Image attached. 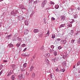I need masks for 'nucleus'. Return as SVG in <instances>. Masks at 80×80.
<instances>
[{
  "instance_id": "nucleus-1",
  "label": "nucleus",
  "mask_w": 80,
  "mask_h": 80,
  "mask_svg": "<svg viewBox=\"0 0 80 80\" xmlns=\"http://www.w3.org/2000/svg\"><path fill=\"white\" fill-rule=\"evenodd\" d=\"M17 18L19 21H22L23 20H25V18L22 16H17Z\"/></svg>"
},
{
  "instance_id": "nucleus-2",
  "label": "nucleus",
  "mask_w": 80,
  "mask_h": 80,
  "mask_svg": "<svg viewBox=\"0 0 80 80\" xmlns=\"http://www.w3.org/2000/svg\"><path fill=\"white\" fill-rule=\"evenodd\" d=\"M46 3H47V1L46 0H44L42 3V8H43L45 5H46Z\"/></svg>"
},
{
  "instance_id": "nucleus-3",
  "label": "nucleus",
  "mask_w": 80,
  "mask_h": 80,
  "mask_svg": "<svg viewBox=\"0 0 80 80\" xmlns=\"http://www.w3.org/2000/svg\"><path fill=\"white\" fill-rule=\"evenodd\" d=\"M60 43L61 44H65L67 43V41L65 40H61Z\"/></svg>"
},
{
  "instance_id": "nucleus-4",
  "label": "nucleus",
  "mask_w": 80,
  "mask_h": 80,
  "mask_svg": "<svg viewBox=\"0 0 80 80\" xmlns=\"http://www.w3.org/2000/svg\"><path fill=\"white\" fill-rule=\"evenodd\" d=\"M18 79L22 80L23 78V74H20L18 76Z\"/></svg>"
},
{
  "instance_id": "nucleus-5",
  "label": "nucleus",
  "mask_w": 80,
  "mask_h": 80,
  "mask_svg": "<svg viewBox=\"0 0 80 80\" xmlns=\"http://www.w3.org/2000/svg\"><path fill=\"white\" fill-rule=\"evenodd\" d=\"M60 18L62 21H64V20H65V16L63 15H62L61 16Z\"/></svg>"
},
{
  "instance_id": "nucleus-6",
  "label": "nucleus",
  "mask_w": 80,
  "mask_h": 80,
  "mask_svg": "<svg viewBox=\"0 0 80 80\" xmlns=\"http://www.w3.org/2000/svg\"><path fill=\"white\" fill-rule=\"evenodd\" d=\"M21 42H18L16 45V47H17L18 48V47L20 46V45H21Z\"/></svg>"
},
{
  "instance_id": "nucleus-7",
  "label": "nucleus",
  "mask_w": 80,
  "mask_h": 80,
  "mask_svg": "<svg viewBox=\"0 0 80 80\" xmlns=\"http://www.w3.org/2000/svg\"><path fill=\"white\" fill-rule=\"evenodd\" d=\"M33 32L34 33H38L39 32V30L37 29H35L33 30Z\"/></svg>"
},
{
  "instance_id": "nucleus-8",
  "label": "nucleus",
  "mask_w": 80,
  "mask_h": 80,
  "mask_svg": "<svg viewBox=\"0 0 80 80\" xmlns=\"http://www.w3.org/2000/svg\"><path fill=\"white\" fill-rule=\"evenodd\" d=\"M45 62L46 64H48V63H49V61H48V59L46 58L45 59Z\"/></svg>"
},
{
  "instance_id": "nucleus-9",
  "label": "nucleus",
  "mask_w": 80,
  "mask_h": 80,
  "mask_svg": "<svg viewBox=\"0 0 80 80\" xmlns=\"http://www.w3.org/2000/svg\"><path fill=\"white\" fill-rule=\"evenodd\" d=\"M65 26V24H62L59 27V28H61V27H64Z\"/></svg>"
},
{
  "instance_id": "nucleus-10",
  "label": "nucleus",
  "mask_w": 80,
  "mask_h": 80,
  "mask_svg": "<svg viewBox=\"0 0 80 80\" xmlns=\"http://www.w3.org/2000/svg\"><path fill=\"white\" fill-rule=\"evenodd\" d=\"M19 7L21 9H22H22H25V8H24V6H23L22 5H20Z\"/></svg>"
},
{
  "instance_id": "nucleus-11",
  "label": "nucleus",
  "mask_w": 80,
  "mask_h": 80,
  "mask_svg": "<svg viewBox=\"0 0 80 80\" xmlns=\"http://www.w3.org/2000/svg\"><path fill=\"white\" fill-rule=\"evenodd\" d=\"M8 46L9 48H12V47H13V45L10 43V44H8Z\"/></svg>"
},
{
  "instance_id": "nucleus-12",
  "label": "nucleus",
  "mask_w": 80,
  "mask_h": 80,
  "mask_svg": "<svg viewBox=\"0 0 80 80\" xmlns=\"http://www.w3.org/2000/svg\"><path fill=\"white\" fill-rule=\"evenodd\" d=\"M28 33V30H25L24 32L25 35H27Z\"/></svg>"
},
{
  "instance_id": "nucleus-13",
  "label": "nucleus",
  "mask_w": 80,
  "mask_h": 80,
  "mask_svg": "<svg viewBox=\"0 0 80 80\" xmlns=\"http://www.w3.org/2000/svg\"><path fill=\"white\" fill-rule=\"evenodd\" d=\"M62 63H63V66H64V67H65L67 66V63H66V62L64 61L62 62Z\"/></svg>"
},
{
  "instance_id": "nucleus-14",
  "label": "nucleus",
  "mask_w": 80,
  "mask_h": 80,
  "mask_svg": "<svg viewBox=\"0 0 80 80\" xmlns=\"http://www.w3.org/2000/svg\"><path fill=\"white\" fill-rule=\"evenodd\" d=\"M32 78H35V74L34 72H33L31 76Z\"/></svg>"
},
{
  "instance_id": "nucleus-15",
  "label": "nucleus",
  "mask_w": 80,
  "mask_h": 80,
  "mask_svg": "<svg viewBox=\"0 0 80 80\" xmlns=\"http://www.w3.org/2000/svg\"><path fill=\"white\" fill-rule=\"evenodd\" d=\"M34 67L33 66H32L30 68V69L29 70L30 72H32V70H33V68H34Z\"/></svg>"
},
{
  "instance_id": "nucleus-16",
  "label": "nucleus",
  "mask_w": 80,
  "mask_h": 80,
  "mask_svg": "<svg viewBox=\"0 0 80 80\" xmlns=\"http://www.w3.org/2000/svg\"><path fill=\"white\" fill-rule=\"evenodd\" d=\"M25 57H28L29 56V54H28V52H26L24 54Z\"/></svg>"
},
{
  "instance_id": "nucleus-17",
  "label": "nucleus",
  "mask_w": 80,
  "mask_h": 80,
  "mask_svg": "<svg viewBox=\"0 0 80 80\" xmlns=\"http://www.w3.org/2000/svg\"><path fill=\"white\" fill-rule=\"evenodd\" d=\"M15 76L14 75H13L12 76L11 79L12 80H15Z\"/></svg>"
},
{
  "instance_id": "nucleus-18",
  "label": "nucleus",
  "mask_w": 80,
  "mask_h": 80,
  "mask_svg": "<svg viewBox=\"0 0 80 80\" xmlns=\"http://www.w3.org/2000/svg\"><path fill=\"white\" fill-rule=\"evenodd\" d=\"M28 21H27V20H25V22H24V23L26 25H28Z\"/></svg>"
},
{
  "instance_id": "nucleus-19",
  "label": "nucleus",
  "mask_w": 80,
  "mask_h": 80,
  "mask_svg": "<svg viewBox=\"0 0 80 80\" xmlns=\"http://www.w3.org/2000/svg\"><path fill=\"white\" fill-rule=\"evenodd\" d=\"M55 8L56 9H58L59 8V5L57 4L55 6Z\"/></svg>"
},
{
  "instance_id": "nucleus-20",
  "label": "nucleus",
  "mask_w": 80,
  "mask_h": 80,
  "mask_svg": "<svg viewBox=\"0 0 80 80\" xmlns=\"http://www.w3.org/2000/svg\"><path fill=\"white\" fill-rule=\"evenodd\" d=\"M27 63H25L23 64V67L24 68H26V67H27Z\"/></svg>"
},
{
  "instance_id": "nucleus-21",
  "label": "nucleus",
  "mask_w": 80,
  "mask_h": 80,
  "mask_svg": "<svg viewBox=\"0 0 80 80\" xmlns=\"http://www.w3.org/2000/svg\"><path fill=\"white\" fill-rule=\"evenodd\" d=\"M65 71V69H60V72H64Z\"/></svg>"
},
{
  "instance_id": "nucleus-22",
  "label": "nucleus",
  "mask_w": 80,
  "mask_h": 80,
  "mask_svg": "<svg viewBox=\"0 0 80 80\" xmlns=\"http://www.w3.org/2000/svg\"><path fill=\"white\" fill-rule=\"evenodd\" d=\"M24 68H22L21 67V72H23V71H25V70H24Z\"/></svg>"
},
{
  "instance_id": "nucleus-23",
  "label": "nucleus",
  "mask_w": 80,
  "mask_h": 80,
  "mask_svg": "<svg viewBox=\"0 0 80 80\" xmlns=\"http://www.w3.org/2000/svg\"><path fill=\"white\" fill-rule=\"evenodd\" d=\"M70 33L71 35H72L73 33V30H71Z\"/></svg>"
},
{
  "instance_id": "nucleus-24",
  "label": "nucleus",
  "mask_w": 80,
  "mask_h": 80,
  "mask_svg": "<svg viewBox=\"0 0 80 80\" xmlns=\"http://www.w3.org/2000/svg\"><path fill=\"white\" fill-rule=\"evenodd\" d=\"M52 38H55V35L52 34Z\"/></svg>"
},
{
  "instance_id": "nucleus-25",
  "label": "nucleus",
  "mask_w": 80,
  "mask_h": 80,
  "mask_svg": "<svg viewBox=\"0 0 80 80\" xmlns=\"http://www.w3.org/2000/svg\"><path fill=\"white\" fill-rule=\"evenodd\" d=\"M68 26L69 27H71L72 26V25L70 24V23H69L68 24Z\"/></svg>"
},
{
  "instance_id": "nucleus-26",
  "label": "nucleus",
  "mask_w": 80,
  "mask_h": 80,
  "mask_svg": "<svg viewBox=\"0 0 80 80\" xmlns=\"http://www.w3.org/2000/svg\"><path fill=\"white\" fill-rule=\"evenodd\" d=\"M59 60V58L58 57H55V61H58Z\"/></svg>"
},
{
  "instance_id": "nucleus-27",
  "label": "nucleus",
  "mask_w": 80,
  "mask_h": 80,
  "mask_svg": "<svg viewBox=\"0 0 80 80\" xmlns=\"http://www.w3.org/2000/svg\"><path fill=\"white\" fill-rule=\"evenodd\" d=\"M35 13V12L33 11H32V13L31 14L30 16H33V14Z\"/></svg>"
},
{
  "instance_id": "nucleus-28",
  "label": "nucleus",
  "mask_w": 80,
  "mask_h": 80,
  "mask_svg": "<svg viewBox=\"0 0 80 80\" xmlns=\"http://www.w3.org/2000/svg\"><path fill=\"white\" fill-rule=\"evenodd\" d=\"M77 17H78V15L77 14H76L74 16V18H77Z\"/></svg>"
},
{
  "instance_id": "nucleus-29",
  "label": "nucleus",
  "mask_w": 80,
  "mask_h": 80,
  "mask_svg": "<svg viewBox=\"0 0 80 80\" xmlns=\"http://www.w3.org/2000/svg\"><path fill=\"white\" fill-rule=\"evenodd\" d=\"M54 55L55 56H56L57 55V52L54 51Z\"/></svg>"
},
{
  "instance_id": "nucleus-30",
  "label": "nucleus",
  "mask_w": 80,
  "mask_h": 80,
  "mask_svg": "<svg viewBox=\"0 0 80 80\" xmlns=\"http://www.w3.org/2000/svg\"><path fill=\"white\" fill-rule=\"evenodd\" d=\"M12 67V68H14L15 67V65L14 64H12L11 65Z\"/></svg>"
},
{
  "instance_id": "nucleus-31",
  "label": "nucleus",
  "mask_w": 80,
  "mask_h": 80,
  "mask_svg": "<svg viewBox=\"0 0 80 80\" xmlns=\"http://www.w3.org/2000/svg\"><path fill=\"white\" fill-rule=\"evenodd\" d=\"M51 59L52 60H53L54 62H55V58H53V57Z\"/></svg>"
},
{
  "instance_id": "nucleus-32",
  "label": "nucleus",
  "mask_w": 80,
  "mask_h": 80,
  "mask_svg": "<svg viewBox=\"0 0 80 80\" xmlns=\"http://www.w3.org/2000/svg\"><path fill=\"white\" fill-rule=\"evenodd\" d=\"M50 4H51V5H52V4L53 5H54V4H55V3H54V2H53L52 1H50Z\"/></svg>"
},
{
  "instance_id": "nucleus-33",
  "label": "nucleus",
  "mask_w": 80,
  "mask_h": 80,
  "mask_svg": "<svg viewBox=\"0 0 80 80\" xmlns=\"http://www.w3.org/2000/svg\"><path fill=\"white\" fill-rule=\"evenodd\" d=\"M77 43H80V38H79L78 40Z\"/></svg>"
},
{
  "instance_id": "nucleus-34",
  "label": "nucleus",
  "mask_w": 80,
  "mask_h": 80,
  "mask_svg": "<svg viewBox=\"0 0 80 80\" xmlns=\"http://www.w3.org/2000/svg\"><path fill=\"white\" fill-rule=\"evenodd\" d=\"M26 75H27V76H28V75H29V72H26Z\"/></svg>"
},
{
  "instance_id": "nucleus-35",
  "label": "nucleus",
  "mask_w": 80,
  "mask_h": 80,
  "mask_svg": "<svg viewBox=\"0 0 80 80\" xmlns=\"http://www.w3.org/2000/svg\"><path fill=\"white\" fill-rule=\"evenodd\" d=\"M12 74V73L11 72H10L8 74L7 76L8 77V76H9V75H11Z\"/></svg>"
},
{
  "instance_id": "nucleus-36",
  "label": "nucleus",
  "mask_w": 80,
  "mask_h": 80,
  "mask_svg": "<svg viewBox=\"0 0 80 80\" xmlns=\"http://www.w3.org/2000/svg\"><path fill=\"white\" fill-rule=\"evenodd\" d=\"M56 72H60V70H59V69H58V68H57L55 70Z\"/></svg>"
},
{
  "instance_id": "nucleus-37",
  "label": "nucleus",
  "mask_w": 80,
  "mask_h": 80,
  "mask_svg": "<svg viewBox=\"0 0 80 80\" xmlns=\"http://www.w3.org/2000/svg\"><path fill=\"white\" fill-rule=\"evenodd\" d=\"M57 41H58V42H60V40H61V39L60 38H58L57 39H56Z\"/></svg>"
},
{
  "instance_id": "nucleus-38",
  "label": "nucleus",
  "mask_w": 80,
  "mask_h": 80,
  "mask_svg": "<svg viewBox=\"0 0 80 80\" xmlns=\"http://www.w3.org/2000/svg\"><path fill=\"white\" fill-rule=\"evenodd\" d=\"M2 68H3V65H0V70H1V69H2Z\"/></svg>"
},
{
  "instance_id": "nucleus-39",
  "label": "nucleus",
  "mask_w": 80,
  "mask_h": 80,
  "mask_svg": "<svg viewBox=\"0 0 80 80\" xmlns=\"http://www.w3.org/2000/svg\"><path fill=\"white\" fill-rule=\"evenodd\" d=\"M74 42H75V40H72L71 41V43H74Z\"/></svg>"
},
{
  "instance_id": "nucleus-40",
  "label": "nucleus",
  "mask_w": 80,
  "mask_h": 80,
  "mask_svg": "<svg viewBox=\"0 0 80 80\" xmlns=\"http://www.w3.org/2000/svg\"><path fill=\"white\" fill-rule=\"evenodd\" d=\"M18 41H19V42H20V41L21 40H22V39H21V38H18Z\"/></svg>"
},
{
  "instance_id": "nucleus-41",
  "label": "nucleus",
  "mask_w": 80,
  "mask_h": 80,
  "mask_svg": "<svg viewBox=\"0 0 80 80\" xmlns=\"http://www.w3.org/2000/svg\"><path fill=\"white\" fill-rule=\"evenodd\" d=\"M40 50H44V48H43V46H42L40 48Z\"/></svg>"
},
{
  "instance_id": "nucleus-42",
  "label": "nucleus",
  "mask_w": 80,
  "mask_h": 80,
  "mask_svg": "<svg viewBox=\"0 0 80 80\" xmlns=\"http://www.w3.org/2000/svg\"><path fill=\"white\" fill-rule=\"evenodd\" d=\"M3 70H2L0 72V75H2V73H3Z\"/></svg>"
},
{
  "instance_id": "nucleus-43",
  "label": "nucleus",
  "mask_w": 80,
  "mask_h": 80,
  "mask_svg": "<svg viewBox=\"0 0 80 80\" xmlns=\"http://www.w3.org/2000/svg\"><path fill=\"white\" fill-rule=\"evenodd\" d=\"M54 47V46H53V45H52L51 46V48H54V47Z\"/></svg>"
},
{
  "instance_id": "nucleus-44",
  "label": "nucleus",
  "mask_w": 80,
  "mask_h": 80,
  "mask_svg": "<svg viewBox=\"0 0 80 80\" xmlns=\"http://www.w3.org/2000/svg\"><path fill=\"white\" fill-rule=\"evenodd\" d=\"M49 35H50V34L48 33H47L46 34V37H48V36H49Z\"/></svg>"
},
{
  "instance_id": "nucleus-45",
  "label": "nucleus",
  "mask_w": 80,
  "mask_h": 80,
  "mask_svg": "<svg viewBox=\"0 0 80 80\" xmlns=\"http://www.w3.org/2000/svg\"><path fill=\"white\" fill-rule=\"evenodd\" d=\"M58 49H59V50H60V49H62V47H61V46H59L58 47Z\"/></svg>"
},
{
  "instance_id": "nucleus-46",
  "label": "nucleus",
  "mask_w": 80,
  "mask_h": 80,
  "mask_svg": "<svg viewBox=\"0 0 80 80\" xmlns=\"http://www.w3.org/2000/svg\"><path fill=\"white\" fill-rule=\"evenodd\" d=\"M10 37H11V35H8L7 37V38H9Z\"/></svg>"
},
{
  "instance_id": "nucleus-47",
  "label": "nucleus",
  "mask_w": 80,
  "mask_h": 80,
  "mask_svg": "<svg viewBox=\"0 0 80 80\" xmlns=\"http://www.w3.org/2000/svg\"><path fill=\"white\" fill-rule=\"evenodd\" d=\"M33 59H35V57H36V55H34V56L32 57Z\"/></svg>"
},
{
  "instance_id": "nucleus-48",
  "label": "nucleus",
  "mask_w": 80,
  "mask_h": 80,
  "mask_svg": "<svg viewBox=\"0 0 80 80\" xmlns=\"http://www.w3.org/2000/svg\"><path fill=\"white\" fill-rule=\"evenodd\" d=\"M49 55H50V54L49 53H48V54H46L47 57H49Z\"/></svg>"
},
{
  "instance_id": "nucleus-49",
  "label": "nucleus",
  "mask_w": 80,
  "mask_h": 80,
  "mask_svg": "<svg viewBox=\"0 0 80 80\" xmlns=\"http://www.w3.org/2000/svg\"><path fill=\"white\" fill-rule=\"evenodd\" d=\"M25 46H26V45L25 44H22V47H25Z\"/></svg>"
},
{
  "instance_id": "nucleus-50",
  "label": "nucleus",
  "mask_w": 80,
  "mask_h": 80,
  "mask_svg": "<svg viewBox=\"0 0 80 80\" xmlns=\"http://www.w3.org/2000/svg\"><path fill=\"white\" fill-rule=\"evenodd\" d=\"M51 20H55V19L54 18L52 17L51 18Z\"/></svg>"
},
{
  "instance_id": "nucleus-51",
  "label": "nucleus",
  "mask_w": 80,
  "mask_h": 80,
  "mask_svg": "<svg viewBox=\"0 0 80 80\" xmlns=\"http://www.w3.org/2000/svg\"><path fill=\"white\" fill-rule=\"evenodd\" d=\"M37 1H35L34 2V3H35V4H37Z\"/></svg>"
},
{
  "instance_id": "nucleus-52",
  "label": "nucleus",
  "mask_w": 80,
  "mask_h": 80,
  "mask_svg": "<svg viewBox=\"0 0 80 80\" xmlns=\"http://www.w3.org/2000/svg\"><path fill=\"white\" fill-rule=\"evenodd\" d=\"M11 14H12L13 15H14V14H15V12H14L12 11L11 12Z\"/></svg>"
},
{
  "instance_id": "nucleus-53",
  "label": "nucleus",
  "mask_w": 80,
  "mask_h": 80,
  "mask_svg": "<svg viewBox=\"0 0 80 80\" xmlns=\"http://www.w3.org/2000/svg\"><path fill=\"white\" fill-rule=\"evenodd\" d=\"M80 65V62H78L77 63V66H78Z\"/></svg>"
},
{
  "instance_id": "nucleus-54",
  "label": "nucleus",
  "mask_w": 80,
  "mask_h": 80,
  "mask_svg": "<svg viewBox=\"0 0 80 80\" xmlns=\"http://www.w3.org/2000/svg\"><path fill=\"white\" fill-rule=\"evenodd\" d=\"M65 55H63L62 58L63 59H65Z\"/></svg>"
},
{
  "instance_id": "nucleus-55",
  "label": "nucleus",
  "mask_w": 80,
  "mask_h": 80,
  "mask_svg": "<svg viewBox=\"0 0 80 80\" xmlns=\"http://www.w3.org/2000/svg\"><path fill=\"white\" fill-rule=\"evenodd\" d=\"M3 62H5V63H7V61H6L5 60L3 61Z\"/></svg>"
},
{
  "instance_id": "nucleus-56",
  "label": "nucleus",
  "mask_w": 80,
  "mask_h": 80,
  "mask_svg": "<svg viewBox=\"0 0 80 80\" xmlns=\"http://www.w3.org/2000/svg\"><path fill=\"white\" fill-rule=\"evenodd\" d=\"M26 50H27V48H26L23 50V52H25Z\"/></svg>"
},
{
  "instance_id": "nucleus-57",
  "label": "nucleus",
  "mask_w": 80,
  "mask_h": 80,
  "mask_svg": "<svg viewBox=\"0 0 80 80\" xmlns=\"http://www.w3.org/2000/svg\"><path fill=\"white\" fill-rule=\"evenodd\" d=\"M48 33H49L50 34V30H48V32H47Z\"/></svg>"
},
{
  "instance_id": "nucleus-58",
  "label": "nucleus",
  "mask_w": 80,
  "mask_h": 80,
  "mask_svg": "<svg viewBox=\"0 0 80 80\" xmlns=\"http://www.w3.org/2000/svg\"><path fill=\"white\" fill-rule=\"evenodd\" d=\"M78 10H80V7L78 8Z\"/></svg>"
},
{
  "instance_id": "nucleus-59",
  "label": "nucleus",
  "mask_w": 80,
  "mask_h": 80,
  "mask_svg": "<svg viewBox=\"0 0 80 80\" xmlns=\"http://www.w3.org/2000/svg\"><path fill=\"white\" fill-rule=\"evenodd\" d=\"M31 62H32V61H33V58H32L31 59Z\"/></svg>"
},
{
  "instance_id": "nucleus-60",
  "label": "nucleus",
  "mask_w": 80,
  "mask_h": 80,
  "mask_svg": "<svg viewBox=\"0 0 80 80\" xmlns=\"http://www.w3.org/2000/svg\"><path fill=\"white\" fill-rule=\"evenodd\" d=\"M73 68H75V66H73Z\"/></svg>"
},
{
  "instance_id": "nucleus-61",
  "label": "nucleus",
  "mask_w": 80,
  "mask_h": 80,
  "mask_svg": "<svg viewBox=\"0 0 80 80\" xmlns=\"http://www.w3.org/2000/svg\"><path fill=\"white\" fill-rule=\"evenodd\" d=\"M73 22V21H72V22H70L71 23H72Z\"/></svg>"
},
{
  "instance_id": "nucleus-62",
  "label": "nucleus",
  "mask_w": 80,
  "mask_h": 80,
  "mask_svg": "<svg viewBox=\"0 0 80 80\" xmlns=\"http://www.w3.org/2000/svg\"><path fill=\"white\" fill-rule=\"evenodd\" d=\"M3 0H0V2H2V1H3Z\"/></svg>"
},
{
  "instance_id": "nucleus-63",
  "label": "nucleus",
  "mask_w": 80,
  "mask_h": 80,
  "mask_svg": "<svg viewBox=\"0 0 80 80\" xmlns=\"http://www.w3.org/2000/svg\"><path fill=\"white\" fill-rule=\"evenodd\" d=\"M78 34V32H77V33L76 34V35H77V34Z\"/></svg>"
},
{
  "instance_id": "nucleus-64",
  "label": "nucleus",
  "mask_w": 80,
  "mask_h": 80,
  "mask_svg": "<svg viewBox=\"0 0 80 80\" xmlns=\"http://www.w3.org/2000/svg\"><path fill=\"white\" fill-rule=\"evenodd\" d=\"M52 50H53V51H54L53 49H52Z\"/></svg>"
}]
</instances>
